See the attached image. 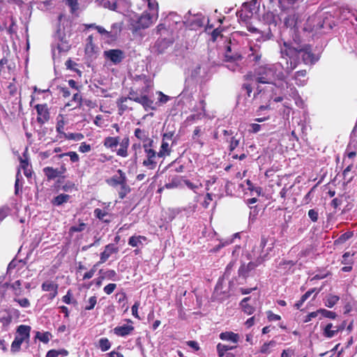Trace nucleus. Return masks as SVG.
<instances>
[{"label": "nucleus", "instance_id": "nucleus-34", "mask_svg": "<svg viewBox=\"0 0 357 357\" xmlns=\"http://www.w3.org/2000/svg\"><path fill=\"white\" fill-rule=\"evenodd\" d=\"M340 300V297L336 295L329 294L326 296L324 304L328 307H333Z\"/></svg>", "mask_w": 357, "mask_h": 357}, {"label": "nucleus", "instance_id": "nucleus-39", "mask_svg": "<svg viewBox=\"0 0 357 357\" xmlns=\"http://www.w3.org/2000/svg\"><path fill=\"white\" fill-rule=\"evenodd\" d=\"M93 38L92 35H90L86 38V44L85 47V51L86 53H94L95 52V45L93 42Z\"/></svg>", "mask_w": 357, "mask_h": 357}, {"label": "nucleus", "instance_id": "nucleus-61", "mask_svg": "<svg viewBox=\"0 0 357 357\" xmlns=\"http://www.w3.org/2000/svg\"><path fill=\"white\" fill-rule=\"evenodd\" d=\"M307 215L312 222H315L318 220L319 214L317 211L314 209H310L309 210Z\"/></svg>", "mask_w": 357, "mask_h": 357}, {"label": "nucleus", "instance_id": "nucleus-53", "mask_svg": "<svg viewBox=\"0 0 357 357\" xmlns=\"http://www.w3.org/2000/svg\"><path fill=\"white\" fill-rule=\"evenodd\" d=\"M104 7L111 10H114L116 8V0H102Z\"/></svg>", "mask_w": 357, "mask_h": 357}, {"label": "nucleus", "instance_id": "nucleus-6", "mask_svg": "<svg viewBox=\"0 0 357 357\" xmlns=\"http://www.w3.org/2000/svg\"><path fill=\"white\" fill-rule=\"evenodd\" d=\"M105 59L114 65L119 64L125 59V52L120 49H112L106 50L103 53Z\"/></svg>", "mask_w": 357, "mask_h": 357}, {"label": "nucleus", "instance_id": "nucleus-60", "mask_svg": "<svg viewBox=\"0 0 357 357\" xmlns=\"http://www.w3.org/2000/svg\"><path fill=\"white\" fill-rule=\"evenodd\" d=\"M20 177H21L20 169H19L16 174V180L15 182V194L18 195L20 188L22 189V186L20 187Z\"/></svg>", "mask_w": 357, "mask_h": 357}, {"label": "nucleus", "instance_id": "nucleus-37", "mask_svg": "<svg viewBox=\"0 0 357 357\" xmlns=\"http://www.w3.org/2000/svg\"><path fill=\"white\" fill-rule=\"evenodd\" d=\"M120 186L121 188L119 191V197L121 199H123L130 192L131 189L127 183V180L124 183H123Z\"/></svg>", "mask_w": 357, "mask_h": 357}, {"label": "nucleus", "instance_id": "nucleus-2", "mask_svg": "<svg viewBox=\"0 0 357 357\" xmlns=\"http://www.w3.org/2000/svg\"><path fill=\"white\" fill-rule=\"evenodd\" d=\"M152 87L151 80L144 75L138 76L135 79L134 86L130 88L127 98L142 105L147 111L149 109H154L153 100L148 96Z\"/></svg>", "mask_w": 357, "mask_h": 357}, {"label": "nucleus", "instance_id": "nucleus-20", "mask_svg": "<svg viewBox=\"0 0 357 357\" xmlns=\"http://www.w3.org/2000/svg\"><path fill=\"white\" fill-rule=\"evenodd\" d=\"M172 145L169 144V142L163 141L161 142V145L158 151L159 158H165L169 156L172 152Z\"/></svg>", "mask_w": 357, "mask_h": 357}, {"label": "nucleus", "instance_id": "nucleus-12", "mask_svg": "<svg viewBox=\"0 0 357 357\" xmlns=\"http://www.w3.org/2000/svg\"><path fill=\"white\" fill-rule=\"evenodd\" d=\"M119 248L114 243L105 245L104 250L100 253L99 263H105L113 254L119 252Z\"/></svg>", "mask_w": 357, "mask_h": 357}, {"label": "nucleus", "instance_id": "nucleus-33", "mask_svg": "<svg viewBox=\"0 0 357 357\" xmlns=\"http://www.w3.org/2000/svg\"><path fill=\"white\" fill-rule=\"evenodd\" d=\"M93 213H94V215L98 219H99L100 220H101L104 222L109 223L111 221L109 219H105V217L107 216L109 214L105 210H102L99 208H97L94 210Z\"/></svg>", "mask_w": 357, "mask_h": 357}, {"label": "nucleus", "instance_id": "nucleus-26", "mask_svg": "<svg viewBox=\"0 0 357 357\" xmlns=\"http://www.w3.org/2000/svg\"><path fill=\"white\" fill-rule=\"evenodd\" d=\"M134 135L137 139L142 142L143 144L149 142V140L152 139L151 138L149 137V134L146 130L139 128H135L134 131Z\"/></svg>", "mask_w": 357, "mask_h": 357}, {"label": "nucleus", "instance_id": "nucleus-30", "mask_svg": "<svg viewBox=\"0 0 357 357\" xmlns=\"http://www.w3.org/2000/svg\"><path fill=\"white\" fill-rule=\"evenodd\" d=\"M276 346V342L275 340H271L267 342H264L261 347L259 352L262 354H270L272 351L273 348Z\"/></svg>", "mask_w": 357, "mask_h": 357}, {"label": "nucleus", "instance_id": "nucleus-52", "mask_svg": "<svg viewBox=\"0 0 357 357\" xmlns=\"http://www.w3.org/2000/svg\"><path fill=\"white\" fill-rule=\"evenodd\" d=\"M88 305L85 306L84 309L85 310H91L94 308L95 305H96L97 303V298L96 296H91L89 298V301H88Z\"/></svg>", "mask_w": 357, "mask_h": 357}, {"label": "nucleus", "instance_id": "nucleus-21", "mask_svg": "<svg viewBox=\"0 0 357 357\" xmlns=\"http://www.w3.org/2000/svg\"><path fill=\"white\" fill-rule=\"evenodd\" d=\"M294 79L298 86H304L307 80V70H300L296 71L294 74Z\"/></svg>", "mask_w": 357, "mask_h": 357}, {"label": "nucleus", "instance_id": "nucleus-15", "mask_svg": "<svg viewBox=\"0 0 357 357\" xmlns=\"http://www.w3.org/2000/svg\"><path fill=\"white\" fill-rule=\"evenodd\" d=\"M117 173L119 174V176L114 175L109 179L107 180V183L108 185L112 187H116L117 185H121L127 180L126 174L123 172L122 169H119L117 170Z\"/></svg>", "mask_w": 357, "mask_h": 357}, {"label": "nucleus", "instance_id": "nucleus-46", "mask_svg": "<svg viewBox=\"0 0 357 357\" xmlns=\"http://www.w3.org/2000/svg\"><path fill=\"white\" fill-rule=\"evenodd\" d=\"M66 4L70 7V13L72 14H74L75 12H77L79 7L77 0H66Z\"/></svg>", "mask_w": 357, "mask_h": 357}, {"label": "nucleus", "instance_id": "nucleus-42", "mask_svg": "<svg viewBox=\"0 0 357 357\" xmlns=\"http://www.w3.org/2000/svg\"><path fill=\"white\" fill-rule=\"evenodd\" d=\"M318 312L321 314L323 317L331 319H335L337 317V314L333 311L328 310L324 308H320L318 310Z\"/></svg>", "mask_w": 357, "mask_h": 357}, {"label": "nucleus", "instance_id": "nucleus-1", "mask_svg": "<svg viewBox=\"0 0 357 357\" xmlns=\"http://www.w3.org/2000/svg\"><path fill=\"white\" fill-rule=\"evenodd\" d=\"M280 54L286 60L284 69L287 74L292 73L301 63L300 56L306 65H312L318 59L312 52L311 45H303L296 40L284 41L280 47Z\"/></svg>", "mask_w": 357, "mask_h": 357}, {"label": "nucleus", "instance_id": "nucleus-3", "mask_svg": "<svg viewBox=\"0 0 357 357\" xmlns=\"http://www.w3.org/2000/svg\"><path fill=\"white\" fill-rule=\"evenodd\" d=\"M144 152L146 158L142 162V165L149 169H154L157 166L156 158H159L158 151L154 149L153 139H150L149 142L142 144Z\"/></svg>", "mask_w": 357, "mask_h": 357}, {"label": "nucleus", "instance_id": "nucleus-54", "mask_svg": "<svg viewBox=\"0 0 357 357\" xmlns=\"http://www.w3.org/2000/svg\"><path fill=\"white\" fill-rule=\"evenodd\" d=\"M229 142V151H233L239 144V139L233 136L231 137Z\"/></svg>", "mask_w": 357, "mask_h": 357}, {"label": "nucleus", "instance_id": "nucleus-45", "mask_svg": "<svg viewBox=\"0 0 357 357\" xmlns=\"http://www.w3.org/2000/svg\"><path fill=\"white\" fill-rule=\"evenodd\" d=\"M50 336H51V334L49 332H45V333L37 332L36 337L44 343H47L50 341Z\"/></svg>", "mask_w": 357, "mask_h": 357}, {"label": "nucleus", "instance_id": "nucleus-11", "mask_svg": "<svg viewBox=\"0 0 357 357\" xmlns=\"http://www.w3.org/2000/svg\"><path fill=\"white\" fill-rule=\"evenodd\" d=\"M261 264V263H259L257 259L255 261H250L248 264H243L238 268V276L243 278H247L250 273Z\"/></svg>", "mask_w": 357, "mask_h": 357}, {"label": "nucleus", "instance_id": "nucleus-7", "mask_svg": "<svg viewBox=\"0 0 357 357\" xmlns=\"http://www.w3.org/2000/svg\"><path fill=\"white\" fill-rule=\"evenodd\" d=\"M37 112V122L40 125L47 123L50 118V113L47 104H37L35 106Z\"/></svg>", "mask_w": 357, "mask_h": 357}, {"label": "nucleus", "instance_id": "nucleus-55", "mask_svg": "<svg viewBox=\"0 0 357 357\" xmlns=\"http://www.w3.org/2000/svg\"><path fill=\"white\" fill-rule=\"evenodd\" d=\"M85 228H86V224L84 222H81L77 226H72L70 228L69 231L70 233L80 232V231H84L85 229Z\"/></svg>", "mask_w": 357, "mask_h": 357}, {"label": "nucleus", "instance_id": "nucleus-10", "mask_svg": "<svg viewBox=\"0 0 357 357\" xmlns=\"http://www.w3.org/2000/svg\"><path fill=\"white\" fill-rule=\"evenodd\" d=\"M67 171L65 165L61 166L60 169H54L52 167H46L43 169V172L48 181L54 180L56 177L66 173Z\"/></svg>", "mask_w": 357, "mask_h": 357}, {"label": "nucleus", "instance_id": "nucleus-56", "mask_svg": "<svg viewBox=\"0 0 357 357\" xmlns=\"http://www.w3.org/2000/svg\"><path fill=\"white\" fill-rule=\"evenodd\" d=\"M266 314L269 321H280L281 319V317L280 315L274 314L271 310L267 311Z\"/></svg>", "mask_w": 357, "mask_h": 357}, {"label": "nucleus", "instance_id": "nucleus-28", "mask_svg": "<svg viewBox=\"0 0 357 357\" xmlns=\"http://www.w3.org/2000/svg\"><path fill=\"white\" fill-rule=\"evenodd\" d=\"M70 196L67 194H60L55 197L51 203L53 206H59L64 203H67L70 199Z\"/></svg>", "mask_w": 357, "mask_h": 357}, {"label": "nucleus", "instance_id": "nucleus-31", "mask_svg": "<svg viewBox=\"0 0 357 357\" xmlns=\"http://www.w3.org/2000/svg\"><path fill=\"white\" fill-rule=\"evenodd\" d=\"M250 297L244 298L241 302V306L245 313L252 314L255 312V307L248 303Z\"/></svg>", "mask_w": 357, "mask_h": 357}, {"label": "nucleus", "instance_id": "nucleus-22", "mask_svg": "<svg viewBox=\"0 0 357 357\" xmlns=\"http://www.w3.org/2000/svg\"><path fill=\"white\" fill-rule=\"evenodd\" d=\"M31 326L27 325H20L16 331V335L17 337H22L25 340L28 341L30 337Z\"/></svg>", "mask_w": 357, "mask_h": 357}, {"label": "nucleus", "instance_id": "nucleus-17", "mask_svg": "<svg viewBox=\"0 0 357 357\" xmlns=\"http://www.w3.org/2000/svg\"><path fill=\"white\" fill-rule=\"evenodd\" d=\"M135 328L132 325L119 326L114 328V333L119 337H125L131 334Z\"/></svg>", "mask_w": 357, "mask_h": 357}, {"label": "nucleus", "instance_id": "nucleus-29", "mask_svg": "<svg viewBox=\"0 0 357 357\" xmlns=\"http://www.w3.org/2000/svg\"><path fill=\"white\" fill-rule=\"evenodd\" d=\"M147 238L144 236H132L128 239V245L131 247H137L139 245H142L144 241H146Z\"/></svg>", "mask_w": 357, "mask_h": 357}, {"label": "nucleus", "instance_id": "nucleus-57", "mask_svg": "<svg viewBox=\"0 0 357 357\" xmlns=\"http://www.w3.org/2000/svg\"><path fill=\"white\" fill-rule=\"evenodd\" d=\"M212 200H213L212 194H211L209 192H207L206 194L205 197H204V202L202 203V206L204 208H208V206H209V205H210V204H211Z\"/></svg>", "mask_w": 357, "mask_h": 357}, {"label": "nucleus", "instance_id": "nucleus-63", "mask_svg": "<svg viewBox=\"0 0 357 357\" xmlns=\"http://www.w3.org/2000/svg\"><path fill=\"white\" fill-rule=\"evenodd\" d=\"M319 314V312H318V310L314 312H310L308 314H307L305 317L303 321L305 323H307V322L310 321L312 318L317 317Z\"/></svg>", "mask_w": 357, "mask_h": 357}, {"label": "nucleus", "instance_id": "nucleus-4", "mask_svg": "<svg viewBox=\"0 0 357 357\" xmlns=\"http://www.w3.org/2000/svg\"><path fill=\"white\" fill-rule=\"evenodd\" d=\"M275 70L269 65L260 66L255 69V80L260 84H272Z\"/></svg>", "mask_w": 357, "mask_h": 357}, {"label": "nucleus", "instance_id": "nucleus-32", "mask_svg": "<svg viewBox=\"0 0 357 357\" xmlns=\"http://www.w3.org/2000/svg\"><path fill=\"white\" fill-rule=\"evenodd\" d=\"M99 273L102 274V275L103 276L105 280L107 279V280H111L113 281H115L117 280L116 279L117 273L114 270L109 269L107 271H104L102 269H100L99 271Z\"/></svg>", "mask_w": 357, "mask_h": 357}, {"label": "nucleus", "instance_id": "nucleus-8", "mask_svg": "<svg viewBox=\"0 0 357 357\" xmlns=\"http://www.w3.org/2000/svg\"><path fill=\"white\" fill-rule=\"evenodd\" d=\"M132 100L126 96H121L116 100L118 114L122 116L126 112L133 110Z\"/></svg>", "mask_w": 357, "mask_h": 357}, {"label": "nucleus", "instance_id": "nucleus-47", "mask_svg": "<svg viewBox=\"0 0 357 357\" xmlns=\"http://www.w3.org/2000/svg\"><path fill=\"white\" fill-rule=\"evenodd\" d=\"M174 136V131H168L162 135V140L169 142L172 141V145L176 143V141L173 139Z\"/></svg>", "mask_w": 357, "mask_h": 357}, {"label": "nucleus", "instance_id": "nucleus-50", "mask_svg": "<svg viewBox=\"0 0 357 357\" xmlns=\"http://www.w3.org/2000/svg\"><path fill=\"white\" fill-rule=\"evenodd\" d=\"M245 182L248 186V190H249L250 192H255L257 195L261 194V188L260 187H255L252 181L249 179H247Z\"/></svg>", "mask_w": 357, "mask_h": 357}, {"label": "nucleus", "instance_id": "nucleus-43", "mask_svg": "<svg viewBox=\"0 0 357 357\" xmlns=\"http://www.w3.org/2000/svg\"><path fill=\"white\" fill-rule=\"evenodd\" d=\"M99 347L102 351H106L111 347V343L106 337H102L99 340Z\"/></svg>", "mask_w": 357, "mask_h": 357}, {"label": "nucleus", "instance_id": "nucleus-9", "mask_svg": "<svg viewBox=\"0 0 357 357\" xmlns=\"http://www.w3.org/2000/svg\"><path fill=\"white\" fill-rule=\"evenodd\" d=\"M158 17L157 13H149L147 12H144L140 17L138 19V25L139 27L142 29H146L150 26L153 22V20Z\"/></svg>", "mask_w": 357, "mask_h": 357}, {"label": "nucleus", "instance_id": "nucleus-40", "mask_svg": "<svg viewBox=\"0 0 357 357\" xmlns=\"http://www.w3.org/2000/svg\"><path fill=\"white\" fill-rule=\"evenodd\" d=\"M131 149L133 151V161L137 162L138 160V154L142 152V149H143L142 144L140 143H135L132 145Z\"/></svg>", "mask_w": 357, "mask_h": 357}, {"label": "nucleus", "instance_id": "nucleus-13", "mask_svg": "<svg viewBox=\"0 0 357 357\" xmlns=\"http://www.w3.org/2000/svg\"><path fill=\"white\" fill-rule=\"evenodd\" d=\"M59 285L52 281H45L41 285V289L44 291H50L48 294V298L53 300L58 294Z\"/></svg>", "mask_w": 357, "mask_h": 357}, {"label": "nucleus", "instance_id": "nucleus-23", "mask_svg": "<svg viewBox=\"0 0 357 357\" xmlns=\"http://www.w3.org/2000/svg\"><path fill=\"white\" fill-rule=\"evenodd\" d=\"M308 22L314 23L312 26L313 31H318L325 29V19L321 17H312L308 20Z\"/></svg>", "mask_w": 357, "mask_h": 357}, {"label": "nucleus", "instance_id": "nucleus-16", "mask_svg": "<svg viewBox=\"0 0 357 357\" xmlns=\"http://www.w3.org/2000/svg\"><path fill=\"white\" fill-rule=\"evenodd\" d=\"M119 148L116 150V155L122 158H126L128 155V147L130 139L128 136L123 137L121 142H119Z\"/></svg>", "mask_w": 357, "mask_h": 357}, {"label": "nucleus", "instance_id": "nucleus-35", "mask_svg": "<svg viewBox=\"0 0 357 357\" xmlns=\"http://www.w3.org/2000/svg\"><path fill=\"white\" fill-rule=\"evenodd\" d=\"M66 139L81 141L84 138V135L81 132H68L63 136Z\"/></svg>", "mask_w": 357, "mask_h": 357}, {"label": "nucleus", "instance_id": "nucleus-51", "mask_svg": "<svg viewBox=\"0 0 357 357\" xmlns=\"http://www.w3.org/2000/svg\"><path fill=\"white\" fill-rule=\"evenodd\" d=\"M353 236L352 231H347L337 239V242L339 243H342L346 242L347 240H349L350 238H351Z\"/></svg>", "mask_w": 357, "mask_h": 357}, {"label": "nucleus", "instance_id": "nucleus-58", "mask_svg": "<svg viewBox=\"0 0 357 357\" xmlns=\"http://www.w3.org/2000/svg\"><path fill=\"white\" fill-rule=\"evenodd\" d=\"M116 288V284L115 283H109L104 287L103 290L106 294L110 295L114 292Z\"/></svg>", "mask_w": 357, "mask_h": 357}, {"label": "nucleus", "instance_id": "nucleus-44", "mask_svg": "<svg viewBox=\"0 0 357 357\" xmlns=\"http://www.w3.org/2000/svg\"><path fill=\"white\" fill-rule=\"evenodd\" d=\"M60 354L66 356L68 355V351L65 349L56 350L51 349L47 351L46 354V357H58Z\"/></svg>", "mask_w": 357, "mask_h": 357}, {"label": "nucleus", "instance_id": "nucleus-49", "mask_svg": "<svg viewBox=\"0 0 357 357\" xmlns=\"http://www.w3.org/2000/svg\"><path fill=\"white\" fill-rule=\"evenodd\" d=\"M181 183V181L178 177H173L171 182L166 183L165 187L167 189H172L178 187Z\"/></svg>", "mask_w": 357, "mask_h": 357}, {"label": "nucleus", "instance_id": "nucleus-41", "mask_svg": "<svg viewBox=\"0 0 357 357\" xmlns=\"http://www.w3.org/2000/svg\"><path fill=\"white\" fill-rule=\"evenodd\" d=\"M64 156H69L70 161L72 162H77L79 160V157L78 154L75 151H69L67 153H61V154H59L57 157L59 158H62Z\"/></svg>", "mask_w": 357, "mask_h": 357}, {"label": "nucleus", "instance_id": "nucleus-48", "mask_svg": "<svg viewBox=\"0 0 357 357\" xmlns=\"http://www.w3.org/2000/svg\"><path fill=\"white\" fill-rule=\"evenodd\" d=\"M201 130H202L199 126L196 127L193 130L192 138L195 142L199 144L201 146H203L204 142L202 140L197 139V137H199L200 135Z\"/></svg>", "mask_w": 357, "mask_h": 357}, {"label": "nucleus", "instance_id": "nucleus-19", "mask_svg": "<svg viewBox=\"0 0 357 357\" xmlns=\"http://www.w3.org/2000/svg\"><path fill=\"white\" fill-rule=\"evenodd\" d=\"M20 167L23 170L24 176L27 178H31L32 177L33 171L32 167L29 164V160L26 158H22L20 157Z\"/></svg>", "mask_w": 357, "mask_h": 357}, {"label": "nucleus", "instance_id": "nucleus-62", "mask_svg": "<svg viewBox=\"0 0 357 357\" xmlns=\"http://www.w3.org/2000/svg\"><path fill=\"white\" fill-rule=\"evenodd\" d=\"M91 150V146L90 144H86V142L81 143L79 146V151L81 153H87Z\"/></svg>", "mask_w": 357, "mask_h": 357}, {"label": "nucleus", "instance_id": "nucleus-25", "mask_svg": "<svg viewBox=\"0 0 357 357\" xmlns=\"http://www.w3.org/2000/svg\"><path fill=\"white\" fill-rule=\"evenodd\" d=\"M237 348V344H234L233 345H227L222 343H218L216 345V350L218 355V357H225L226 352L229 350H232Z\"/></svg>", "mask_w": 357, "mask_h": 357}, {"label": "nucleus", "instance_id": "nucleus-5", "mask_svg": "<svg viewBox=\"0 0 357 357\" xmlns=\"http://www.w3.org/2000/svg\"><path fill=\"white\" fill-rule=\"evenodd\" d=\"M268 238L266 236L262 235L261 237L259 246L258 248H255L253 250L254 252L259 254L257 257V261L259 263H262L264 261L268 258L270 252L273 250V244H271L270 246L266 248Z\"/></svg>", "mask_w": 357, "mask_h": 357}, {"label": "nucleus", "instance_id": "nucleus-18", "mask_svg": "<svg viewBox=\"0 0 357 357\" xmlns=\"http://www.w3.org/2000/svg\"><path fill=\"white\" fill-rule=\"evenodd\" d=\"M219 337L222 340L229 341L233 344H237L240 339L239 335L232 331L222 332L220 334Z\"/></svg>", "mask_w": 357, "mask_h": 357}, {"label": "nucleus", "instance_id": "nucleus-38", "mask_svg": "<svg viewBox=\"0 0 357 357\" xmlns=\"http://www.w3.org/2000/svg\"><path fill=\"white\" fill-rule=\"evenodd\" d=\"M59 117H61V119H57L56 125V130L57 133L60 135L59 137L63 136L66 133L64 130L65 121L63 120V117L61 114H59Z\"/></svg>", "mask_w": 357, "mask_h": 357}, {"label": "nucleus", "instance_id": "nucleus-27", "mask_svg": "<svg viewBox=\"0 0 357 357\" xmlns=\"http://www.w3.org/2000/svg\"><path fill=\"white\" fill-rule=\"evenodd\" d=\"M335 327L332 323L327 324L323 328V335L327 338H332L335 336L337 333Z\"/></svg>", "mask_w": 357, "mask_h": 357}, {"label": "nucleus", "instance_id": "nucleus-64", "mask_svg": "<svg viewBox=\"0 0 357 357\" xmlns=\"http://www.w3.org/2000/svg\"><path fill=\"white\" fill-rule=\"evenodd\" d=\"M186 344L191 347L195 351H197L200 349L199 344L194 340H189L186 342Z\"/></svg>", "mask_w": 357, "mask_h": 357}, {"label": "nucleus", "instance_id": "nucleus-14", "mask_svg": "<svg viewBox=\"0 0 357 357\" xmlns=\"http://www.w3.org/2000/svg\"><path fill=\"white\" fill-rule=\"evenodd\" d=\"M229 44H231V40H229ZM225 58L227 62H235L241 61L243 56L240 52L234 51L231 45H227L226 46Z\"/></svg>", "mask_w": 357, "mask_h": 357}, {"label": "nucleus", "instance_id": "nucleus-24", "mask_svg": "<svg viewBox=\"0 0 357 357\" xmlns=\"http://www.w3.org/2000/svg\"><path fill=\"white\" fill-rule=\"evenodd\" d=\"M120 142V137H107L103 141V145L105 148L114 150Z\"/></svg>", "mask_w": 357, "mask_h": 357}, {"label": "nucleus", "instance_id": "nucleus-59", "mask_svg": "<svg viewBox=\"0 0 357 357\" xmlns=\"http://www.w3.org/2000/svg\"><path fill=\"white\" fill-rule=\"evenodd\" d=\"M222 30H220L219 28H216L213 30V31L211 33V40L212 42H215L219 36H222L221 34Z\"/></svg>", "mask_w": 357, "mask_h": 357}, {"label": "nucleus", "instance_id": "nucleus-36", "mask_svg": "<svg viewBox=\"0 0 357 357\" xmlns=\"http://www.w3.org/2000/svg\"><path fill=\"white\" fill-rule=\"evenodd\" d=\"M26 341L20 337L15 336V340L11 344L10 349L13 352L19 351L23 342Z\"/></svg>", "mask_w": 357, "mask_h": 357}]
</instances>
